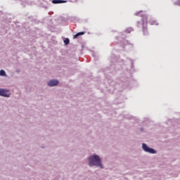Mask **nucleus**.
<instances>
[{"label": "nucleus", "instance_id": "ddd939ff", "mask_svg": "<svg viewBox=\"0 0 180 180\" xmlns=\"http://www.w3.org/2000/svg\"><path fill=\"white\" fill-rule=\"evenodd\" d=\"M145 20H147V18L146 17H145Z\"/></svg>", "mask_w": 180, "mask_h": 180}, {"label": "nucleus", "instance_id": "7ed1b4c3", "mask_svg": "<svg viewBox=\"0 0 180 180\" xmlns=\"http://www.w3.org/2000/svg\"><path fill=\"white\" fill-rule=\"evenodd\" d=\"M9 91L8 90H6L4 89H0V96L4 97H9Z\"/></svg>", "mask_w": 180, "mask_h": 180}, {"label": "nucleus", "instance_id": "39448f33", "mask_svg": "<svg viewBox=\"0 0 180 180\" xmlns=\"http://www.w3.org/2000/svg\"><path fill=\"white\" fill-rule=\"evenodd\" d=\"M84 34V32H78L75 35H74L73 39H75L78 38L79 36H82Z\"/></svg>", "mask_w": 180, "mask_h": 180}, {"label": "nucleus", "instance_id": "f257e3e1", "mask_svg": "<svg viewBox=\"0 0 180 180\" xmlns=\"http://www.w3.org/2000/svg\"><path fill=\"white\" fill-rule=\"evenodd\" d=\"M89 165L90 167L92 166H97L99 167L101 169H103V166L102 165L101 159L99 158V156L94 155L93 156H90L88 159Z\"/></svg>", "mask_w": 180, "mask_h": 180}, {"label": "nucleus", "instance_id": "9b49d317", "mask_svg": "<svg viewBox=\"0 0 180 180\" xmlns=\"http://www.w3.org/2000/svg\"><path fill=\"white\" fill-rule=\"evenodd\" d=\"M141 12H142V11H140V12H139V13H136V15H139V13H140Z\"/></svg>", "mask_w": 180, "mask_h": 180}, {"label": "nucleus", "instance_id": "f03ea898", "mask_svg": "<svg viewBox=\"0 0 180 180\" xmlns=\"http://www.w3.org/2000/svg\"><path fill=\"white\" fill-rule=\"evenodd\" d=\"M142 148L145 152H147L150 154L156 153V150L155 149H151V148H148L146 143L142 144Z\"/></svg>", "mask_w": 180, "mask_h": 180}, {"label": "nucleus", "instance_id": "423d86ee", "mask_svg": "<svg viewBox=\"0 0 180 180\" xmlns=\"http://www.w3.org/2000/svg\"><path fill=\"white\" fill-rule=\"evenodd\" d=\"M67 1H52V3L54 4H63V3H66Z\"/></svg>", "mask_w": 180, "mask_h": 180}, {"label": "nucleus", "instance_id": "0eeeda50", "mask_svg": "<svg viewBox=\"0 0 180 180\" xmlns=\"http://www.w3.org/2000/svg\"><path fill=\"white\" fill-rule=\"evenodd\" d=\"M143 35L148 34V30L146 27H143Z\"/></svg>", "mask_w": 180, "mask_h": 180}, {"label": "nucleus", "instance_id": "9d476101", "mask_svg": "<svg viewBox=\"0 0 180 180\" xmlns=\"http://www.w3.org/2000/svg\"><path fill=\"white\" fill-rule=\"evenodd\" d=\"M64 43L65 45H68L70 43V39L68 38H66L65 40H64Z\"/></svg>", "mask_w": 180, "mask_h": 180}, {"label": "nucleus", "instance_id": "1a4fd4ad", "mask_svg": "<svg viewBox=\"0 0 180 180\" xmlns=\"http://www.w3.org/2000/svg\"><path fill=\"white\" fill-rule=\"evenodd\" d=\"M0 75L1 76H6V72L4 70H0Z\"/></svg>", "mask_w": 180, "mask_h": 180}, {"label": "nucleus", "instance_id": "20e7f679", "mask_svg": "<svg viewBox=\"0 0 180 180\" xmlns=\"http://www.w3.org/2000/svg\"><path fill=\"white\" fill-rule=\"evenodd\" d=\"M58 84H59V82L58 80H56V79L50 80L48 82V85L50 86H55L58 85Z\"/></svg>", "mask_w": 180, "mask_h": 180}, {"label": "nucleus", "instance_id": "f8f14e48", "mask_svg": "<svg viewBox=\"0 0 180 180\" xmlns=\"http://www.w3.org/2000/svg\"><path fill=\"white\" fill-rule=\"evenodd\" d=\"M52 1H63V0H52Z\"/></svg>", "mask_w": 180, "mask_h": 180}, {"label": "nucleus", "instance_id": "6e6552de", "mask_svg": "<svg viewBox=\"0 0 180 180\" xmlns=\"http://www.w3.org/2000/svg\"><path fill=\"white\" fill-rule=\"evenodd\" d=\"M149 22L151 25H158V23L155 20H151Z\"/></svg>", "mask_w": 180, "mask_h": 180}]
</instances>
